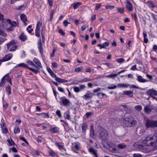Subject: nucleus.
I'll return each mask as SVG.
<instances>
[{"instance_id": "f257e3e1", "label": "nucleus", "mask_w": 157, "mask_h": 157, "mask_svg": "<svg viewBox=\"0 0 157 157\" xmlns=\"http://www.w3.org/2000/svg\"><path fill=\"white\" fill-rule=\"evenodd\" d=\"M123 122L128 127H132L137 124L136 121L131 115H129L127 117L124 118L123 120Z\"/></svg>"}, {"instance_id": "f03ea898", "label": "nucleus", "mask_w": 157, "mask_h": 157, "mask_svg": "<svg viewBox=\"0 0 157 157\" xmlns=\"http://www.w3.org/2000/svg\"><path fill=\"white\" fill-rule=\"evenodd\" d=\"M157 141L156 136L154 135H150L144 140V143L147 146H153L155 145Z\"/></svg>"}, {"instance_id": "7ed1b4c3", "label": "nucleus", "mask_w": 157, "mask_h": 157, "mask_svg": "<svg viewBox=\"0 0 157 157\" xmlns=\"http://www.w3.org/2000/svg\"><path fill=\"white\" fill-rule=\"evenodd\" d=\"M99 137L103 140L106 141L109 138V135L108 132L105 129H103L100 131Z\"/></svg>"}, {"instance_id": "20e7f679", "label": "nucleus", "mask_w": 157, "mask_h": 157, "mask_svg": "<svg viewBox=\"0 0 157 157\" xmlns=\"http://www.w3.org/2000/svg\"><path fill=\"white\" fill-rule=\"evenodd\" d=\"M147 128H150L157 127V121L147 119L146 122Z\"/></svg>"}, {"instance_id": "39448f33", "label": "nucleus", "mask_w": 157, "mask_h": 157, "mask_svg": "<svg viewBox=\"0 0 157 157\" xmlns=\"http://www.w3.org/2000/svg\"><path fill=\"white\" fill-rule=\"evenodd\" d=\"M17 67L27 68L36 74L39 72V71L38 69H34L33 68L29 67L27 64L24 63H20L17 64L15 67Z\"/></svg>"}, {"instance_id": "423d86ee", "label": "nucleus", "mask_w": 157, "mask_h": 157, "mask_svg": "<svg viewBox=\"0 0 157 157\" xmlns=\"http://www.w3.org/2000/svg\"><path fill=\"white\" fill-rule=\"evenodd\" d=\"M16 43L14 40L10 42L7 44V49H10V51H15L17 49V47L15 46Z\"/></svg>"}, {"instance_id": "0eeeda50", "label": "nucleus", "mask_w": 157, "mask_h": 157, "mask_svg": "<svg viewBox=\"0 0 157 157\" xmlns=\"http://www.w3.org/2000/svg\"><path fill=\"white\" fill-rule=\"evenodd\" d=\"M60 100L62 103V105L65 106H68L71 103L70 100L64 96L60 98Z\"/></svg>"}, {"instance_id": "6e6552de", "label": "nucleus", "mask_w": 157, "mask_h": 157, "mask_svg": "<svg viewBox=\"0 0 157 157\" xmlns=\"http://www.w3.org/2000/svg\"><path fill=\"white\" fill-rule=\"evenodd\" d=\"M13 56V55L11 53L9 54L6 55L3 58L0 60L2 62H5L10 59Z\"/></svg>"}, {"instance_id": "1a4fd4ad", "label": "nucleus", "mask_w": 157, "mask_h": 157, "mask_svg": "<svg viewBox=\"0 0 157 157\" xmlns=\"http://www.w3.org/2000/svg\"><path fill=\"white\" fill-rule=\"evenodd\" d=\"M145 94L150 95V96L154 95H157V91L153 90V89H151L147 91Z\"/></svg>"}, {"instance_id": "9d476101", "label": "nucleus", "mask_w": 157, "mask_h": 157, "mask_svg": "<svg viewBox=\"0 0 157 157\" xmlns=\"http://www.w3.org/2000/svg\"><path fill=\"white\" fill-rule=\"evenodd\" d=\"M88 151L90 153L94 155L95 157H99L97 153V151L94 148H89Z\"/></svg>"}, {"instance_id": "9b49d317", "label": "nucleus", "mask_w": 157, "mask_h": 157, "mask_svg": "<svg viewBox=\"0 0 157 157\" xmlns=\"http://www.w3.org/2000/svg\"><path fill=\"white\" fill-rule=\"evenodd\" d=\"M6 21L11 26L14 28L17 26L16 22L14 21H12L11 20L9 19H6Z\"/></svg>"}, {"instance_id": "f8f14e48", "label": "nucleus", "mask_w": 157, "mask_h": 157, "mask_svg": "<svg viewBox=\"0 0 157 157\" xmlns=\"http://www.w3.org/2000/svg\"><path fill=\"white\" fill-rule=\"evenodd\" d=\"M153 109L152 106L147 105L144 107V110L146 113H149Z\"/></svg>"}, {"instance_id": "ddd939ff", "label": "nucleus", "mask_w": 157, "mask_h": 157, "mask_svg": "<svg viewBox=\"0 0 157 157\" xmlns=\"http://www.w3.org/2000/svg\"><path fill=\"white\" fill-rule=\"evenodd\" d=\"M123 94L126 95L130 98H132L133 97V91L126 90L124 91Z\"/></svg>"}, {"instance_id": "4468645a", "label": "nucleus", "mask_w": 157, "mask_h": 157, "mask_svg": "<svg viewBox=\"0 0 157 157\" xmlns=\"http://www.w3.org/2000/svg\"><path fill=\"white\" fill-rule=\"evenodd\" d=\"M87 127L88 125L86 123H84L82 124L81 128L82 130V133H85Z\"/></svg>"}, {"instance_id": "2eb2a0df", "label": "nucleus", "mask_w": 157, "mask_h": 157, "mask_svg": "<svg viewBox=\"0 0 157 157\" xmlns=\"http://www.w3.org/2000/svg\"><path fill=\"white\" fill-rule=\"evenodd\" d=\"M33 61L34 62L35 64L38 66L39 67H40L41 68H42L43 67L42 66L40 62V61L37 58H34Z\"/></svg>"}, {"instance_id": "dca6fc26", "label": "nucleus", "mask_w": 157, "mask_h": 157, "mask_svg": "<svg viewBox=\"0 0 157 157\" xmlns=\"http://www.w3.org/2000/svg\"><path fill=\"white\" fill-rule=\"evenodd\" d=\"M126 8L130 11H132V6L131 3L128 0L127 1Z\"/></svg>"}, {"instance_id": "f3484780", "label": "nucleus", "mask_w": 157, "mask_h": 157, "mask_svg": "<svg viewBox=\"0 0 157 157\" xmlns=\"http://www.w3.org/2000/svg\"><path fill=\"white\" fill-rule=\"evenodd\" d=\"M38 48L40 51V53L41 54H43V46L41 40H40V42L38 43Z\"/></svg>"}, {"instance_id": "a211bd4d", "label": "nucleus", "mask_w": 157, "mask_h": 157, "mask_svg": "<svg viewBox=\"0 0 157 157\" xmlns=\"http://www.w3.org/2000/svg\"><path fill=\"white\" fill-rule=\"evenodd\" d=\"M4 78L5 81H7L8 82H10L11 84V78L9 77V74H7L4 76L2 78Z\"/></svg>"}, {"instance_id": "6ab92c4d", "label": "nucleus", "mask_w": 157, "mask_h": 157, "mask_svg": "<svg viewBox=\"0 0 157 157\" xmlns=\"http://www.w3.org/2000/svg\"><path fill=\"white\" fill-rule=\"evenodd\" d=\"M137 78V80L140 82L144 83L148 81L147 80H146L143 78L142 76L140 75L138 76Z\"/></svg>"}, {"instance_id": "aec40b11", "label": "nucleus", "mask_w": 157, "mask_h": 157, "mask_svg": "<svg viewBox=\"0 0 157 157\" xmlns=\"http://www.w3.org/2000/svg\"><path fill=\"white\" fill-rule=\"evenodd\" d=\"M105 77L107 78H111L113 79H114L115 78L117 77L118 79H119L118 77H117V75H116L115 73L106 75L105 76Z\"/></svg>"}, {"instance_id": "412c9836", "label": "nucleus", "mask_w": 157, "mask_h": 157, "mask_svg": "<svg viewBox=\"0 0 157 157\" xmlns=\"http://www.w3.org/2000/svg\"><path fill=\"white\" fill-rule=\"evenodd\" d=\"M47 70L50 74L51 76L53 78H55L56 76V75L54 74L53 72L51 70L50 68H47Z\"/></svg>"}, {"instance_id": "4be33fe9", "label": "nucleus", "mask_w": 157, "mask_h": 157, "mask_svg": "<svg viewBox=\"0 0 157 157\" xmlns=\"http://www.w3.org/2000/svg\"><path fill=\"white\" fill-rule=\"evenodd\" d=\"M90 136L92 138H93L94 136V131L93 125L91 126L90 129Z\"/></svg>"}, {"instance_id": "5701e85b", "label": "nucleus", "mask_w": 157, "mask_h": 157, "mask_svg": "<svg viewBox=\"0 0 157 157\" xmlns=\"http://www.w3.org/2000/svg\"><path fill=\"white\" fill-rule=\"evenodd\" d=\"M130 86L129 84L124 83H118L117 84V86L118 87L125 88L127 87Z\"/></svg>"}, {"instance_id": "b1692460", "label": "nucleus", "mask_w": 157, "mask_h": 157, "mask_svg": "<svg viewBox=\"0 0 157 157\" xmlns=\"http://www.w3.org/2000/svg\"><path fill=\"white\" fill-rule=\"evenodd\" d=\"M59 130V129L57 127H54L50 129V131L51 133H54L57 132Z\"/></svg>"}, {"instance_id": "393cba45", "label": "nucleus", "mask_w": 157, "mask_h": 157, "mask_svg": "<svg viewBox=\"0 0 157 157\" xmlns=\"http://www.w3.org/2000/svg\"><path fill=\"white\" fill-rule=\"evenodd\" d=\"M19 39L22 41H24L27 39L26 36L24 33H22L19 36Z\"/></svg>"}, {"instance_id": "a878e982", "label": "nucleus", "mask_w": 157, "mask_h": 157, "mask_svg": "<svg viewBox=\"0 0 157 157\" xmlns=\"http://www.w3.org/2000/svg\"><path fill=\"white\" fill-rule=\"evenodd\" d=\"M20 18L22 21L23 22H25L27 20V18L26 15L23 13L21 14Z\"/></svg>"}, {"instance_id": "bb28decb", "label": "nucleus", "mask_w": 157, "mask_h": 157, "mask_svg": "<svg viewBox=\"0 0 157 157\" xmlns=\"http://www.w3.org/2000/svg\"><path fill=\"white\" fill-rule=\"evenodd\" d=\"M42 25V23L40 21H38L37 23L35 31H40V26Z\"/></svg>"}, {"instance_id": "cd10ccee", "label": "nucleus", "mask_w": 157, "mask_h": 157, "mask_svg": "<svg viewBox=\"0 0 157 157\" xmlns=\"http://www.w3.org/2000/svg\"><path fill=\"white\" fill-rule=\"evenodd\" d=\"M82 5V3L80 2H78L75 3L73 6L74 9H76L78 8V7Z\"/></svg>"}, {"instance_id": "c85d7f7f", "label": "nucleus", "mask_w": 157, "mask_h": 157, "mask_svg": "<svg viewBox=\"0 0 157 157\" xmlns=\"http://www.w3.org/2000/svg\"><path fill=\"white\" fill-rule=\"evenodd\" d=\"M49 154L52 157H55L56 155L55 152L52 149H50L48 151Z\"/></svg>"}, {"instance_id": "c756f323", "label": "nucleus", "mask_w": 157, "mask_h": 157, "mask_svg": "<svg viewBox=\"0 0 157 157\" xmlns=\"http://www.w3.org/2000/svg\"><path fill=\"white\" fill-rule=\"evenodd\" d=\"M69 111H67L65 113V118L67 119L70 120V119L71 117L69 114Z\"/></svg>"}, {"instance_id": "7c9ffc66", "label": "nucleus", "mask_w": 157, "mask_h": 157, "mask_svg": "<svg viewBox=\"0 0 157 157\" xmlns=\"http://www.w3.org/2000/svg\"><path fill=\"white\" fill-rule=\"evenodd\" d=\"M147 4H148L149 6L151 8H154L156 7V6L154 5L152 1H148L147 2Z\"/></svg>"}, {"instance_id": "2f4dec72", "label": "nucleus", "mask_w": 157, "mask_h": 157, "mask_svg": "<svg viewBox=\"0 0 157 157\" xmlns=\"http://www.w3.org/2000/svg\"><path fill=\"white\" fill-rule=\"evenodd\" d=\"M56 144L57 146L59 149H64V146L63 145H61L60 143L58 142H56Z\"/></svg>"}, {"instance_id": "473e14b6", "label": "nucleus", "mask_w": 157, "mask_h": 157, "mask_svg": "<svg viewBox=\"0 0 157 157\" xmlns=\"http://www.w3.org/2000/svg\"><path fill=\"white\" fill-rule=\"evenodd\" d=\"M117 147L119 148L124 149L126 147V145L124 143H123L118 144Z\"/></svg>"}, {"instance_id": "72a5a7b5", "label": "nucleus", "mask_w": 157, "mask_h": 157, "mask_svg": "<svg viewBox=\"0 0 157 157\" xmlns=\"http://www.w3.org/2000/svg\"><path fill=\"white\" fill-rule=\"evenodd\" d=\"M93 96V94L91 95V96H89L86 94L83 96L82 97L85 100H87V99H89L91 98Z\"/></svg>"}, {"instance_id": "f704fd0d", "label": "nucleus", "mask_w": 157, "mask_h": 157, "mask_svg": "<svg viewBox=\"0 0 157 157\" xmlns=\"http://www.w3.org/2000/svg\"><path fill=\"white\" fill-rule=\"evenodd\" d=\"M54 13V11L53 10H52L50 13V18L49 20V21H51L52 20Z\"/></svg>"}, {"instance_id": "c9c22d12", "label": "nucleus", "mask_w": 157, "mask_h": 157, "mask_svg": "<svg viewBox=\"0 0 157 157\" xmlns=\"http://www.w3.org/2000/svg\"><path fill=\"white\" fill-rule=\"evenodd\" d=\"M20 132L19 128L17 127H15L14 128V132L15 134L19 133Z\"/></svg>"}, {"instance_id": "e433bc0d", "label": "nucleus", "mask_w": 157, "mask_h": 157, "mask_svg": "<svg viewBox=\"0 0 157 157\" xmlns=\"http://www.w3.org/2000/svg\"><path fill=\"white\" fill-rule=\"evenodd\" d=\"M6 91L8 95H10L11 94V89L10 87L9 86H7L6 88Z\"/></svg>"}, {"instance_id": "4c0bfd02", "label": "nucleus", "mask_w": 157, "mask_h": 157, "mask_svg": "<svg viewBox=\"0 0 157 157\" xmlns=\"http://www.w3.org/2000/svg\"><path fill=\"white\" fill-rule=\"evenodd\" d=\"M55 78V80L59 83H63V79L59 78L56 76Z\"/></svg>"}, {"instance_id": "58836bf2", "label": "nucleus", "mask_w": 157, "mask_h": 157, "mask_svg": "<svg viewBox=\"0 0 157 157\" xmlns=\"http://www.w3.org/2000/svg\"><path fill=\"white\" fill-rule=\"evenodd\" d=\"M0 35L5 37L7 36L6 33L0 28Z\"/></svg>"}, {"instance_id": "ea45409f", "label": "nucleus", "mask_w": 157, "mask_h": 157, "mask_svg": "<svg viewBox=\"0 0 157 157\" xmlns=\"http://www.w3.org/2000/svg\"><path fill=\"white\" fill-rule=\"evenodd\" d=\"M56 115L60 118H61L62 117V114L61 111L60 110H57L56 112Z\"/></svg>"}, {"instance_id": "a19ab883", "label": "nucleus", "mask_w": 157, "mask_h": 157, "mask_svg": "<svg viewBox=\"0 0 157 157\" xmlns=\"http://www.w3.org/2000/svg\"><path fill=\"white\" fill-rule=\"evenodd\" d=\"M6 81L4 79V78H2L0 83V86L2 87L6 83Z\"/></svg>"}, {"instance_id": "79ce46f5", "label": "nucleus", "mask_w": 157, "mask_h": 157, "mask_svg": "<svg viewBox=\"0 0 157 157\" xmlns=\"http://www.w3.org/2000/svg\"><path fill=\"white\" fill-rule=\"evenodd\" d=\"M6 30L8 32H12L14 30V28L11 26L9 28L6 29Z\"/></svg>"}, {"instance_id": "37998d69", "label": "nucleus", "mask_w": 157, "mask_h": 157, "mask_svg": "<svg viewBox=\"0 0 157 157\" xmlns=\"http://www.w3.org/2000/svg\"><path fill=\"white\" fill-rule=\"evenodd\" d=\"M124 61V59L122 58H120L117 59L116 61L119 63H122Z\"/></svg>"}, {"instance_id": "c03bdc74", "label": "nucleus", "mask_w": 157, "mask_h": 157, "mask_svg": "<svg viewBox=\"0 0 157 157\" xmlns=\"http://www.w3.org/2000/svg\"><path fill=\"white\" fill-rule=\"evenodd\" d=\"M123 8H118L117 9L118 11L120 13L122 14L124 13Z\"/></svg>"}, {"instance_id": "a18cd8bd", "label": "nucleus", "mask_w": 157, "mask_h": 157, "mask_svg": "<svg viewBox=\"0 0 157 157\" xmlns=\"http://www.w3.org/2000/svg\"><path fill=\"white\" fill-rule=\"evenodd\" d=\"M135 109L137 111H140L142 109V106L140 105H136L135 107Z\"/></svg>"}, {"instance_id": "49530a36", "label": "nucleus", "mask_w": 157, "mask_h": 157, "mask_svg": "<svg viewBox=\"0 0 157 157\" xmlns=\"http://www.w3.org/2000/svg\"><path fill=\"white\" fill-rule=\"evenodd\" d=\"M74 90L75 92L76 93L80 91V90L79 88L77 86H75L74 87Z\"/></svg>"}, {"instance_id": "de8ad7c7", "label": "nucleus", "mask_w": 157, "mask_h": 157, "mask_svg": "<svg viewBox=\"0 0 157 157\" xmlns=\"http://www.w3.org/2000/svg\"><path fill=\"white\" fill-rule=\"evenodd\" d=\"M58 32L61 35L63 36H64L65 34V33L63 31L62 29H59L58 30Z\"/></svg>"}, {"instance_id": "09e8293b", "label": "nucleus", "mask_w": 157, "mask_h": 157, "mask_svg": "<svg viewBox=\"0 0 157 157\" xmlns=\"http://www.w3.org/2000/svg\"><path fill=\"white\" fill-rule=\"evenodd\" d=\"M83 69V67H80L77 68H76L75 70V71L76 72H79L81 71Z\"/></svg>"}, {"instance_id": "8fccbe9b", "label": "nucleus", "mask_w": 157, "mask_h": 157, "mask_svg": "<svg viewBox=\"0 0 157 157\" xmlns=\"http://www.w3.org/2000/svg\"><path fill=\"white\" fill-rule=\"evenodd\" d=\"M40 114L42 115L44 118H49V116L48 113H40Z\"/></svg>"}, {"instance_id": "3c124183", "label": "nucleus", "mask_w": 157, "mask_h": 157, "mask_svg": "<svg viewBox=\"0 0 157 157\" xmlns=\"http://www.w3.org/2000/svg\"><path fill=\"white\" fill-rule=\"evenodd\" d=\"M142 155L139 153H135L133 155V157H142Z\"/></svg>"}, {"instance_id": "603ef678", "label": "nucleus", "mask_w": 157, "mask_h": 157, "mask_svg": "<svg viewBox=\"0 0 157 157\" xmlns=\"http://www.w3.org/2000/svg\"><path fill=\"white\" fill-rule=\"evenodd\" d=\"M27 63L30 66H33L34 65V63L31 60H29L27 61Z\"/></svg>"}, {"instance_id": "864d4df0", "label": "nucleus", "mask_w": 157, "mask_h": 157, "mask_svg": "<svg viewBox=\"0 0 157 157\" xmlns=\"http://www.w3.org/2000/svg\"><path fill=\"white\" fill-rule=\"evenodd\" d=\"M70 22H68L67 20H66L63 21V24L65 27H67L68 24H70Z\"/></svg>"}, {"instance_id": "5fc2aeb1", "label": "nucleus", "mask_w": 157, "mask_h": 157, "mask_svg": "<svg viewBox=\"0 0 157 157\" xmlns=\"http://www.w3.org/2000/svg\"><path fill=\"white\" fill-rule=\"evenodd\" d=\"M104 64L107 65L109 68H113V66L112 65L109 63H104Z\"/></svg>"}, {"instance_id": "6e6d98bb", "label": "nucleus", "mask_w": 157, "mask_h": 157, "mask_svg": "<svg viewBox=\"0 0 157 157\" xmlns=\"http://www.w3.org/2000/svg\"><path fill=\"white\" fill-rule=\"evenodd\" d=\"M8 103H6L4 104L3 105V109L4 110H6V109L8 107Z\"/></svg>"}, {"instance_id": "4d7b16f0", "label": "nucleus", "mask_w": 157, "mask_h": 157, "mask_svg": "<svg viewBox=\"0 0 157 157\" xmlns=\"http://www.w3.org/2000/svg\"><path fill=\"white\" fill-rule=\"evenodd\" d=\"M101 4H96L95 9L96 10H98L101 7Z\"/></svg>"}, {"instance_id": "13d9d810", "label": "nucleus", "mask_w": 157, "mask_h": 157, "mask_svg": "<svg viewBox=\"0 0 157 157\" xmlns=\"http://www.w3.org/2000/svg\"><path fill=\"white\" fill-rule=\"evenodd\" d=\"M20 140L23 141L24 142L27 144H28V143L27 141L24 137H20Z\"/></svg>"}, {"instance_id": "bf43d9fd", "label": "nucleus", "mask_w": 157, "mask_h": 157, "mask_svg": "<svg viewBox=\"0 0 157 157\" xmlns=\"http://www.w3.org/2000/svg\"><path fill=\"white\" fill-rule=\"evenodd\" d=\"M52 66L53 67L55 68H57L58 67L57 64L55 62H54L52 63Z\"/></svg>"}, {"instance_id": "052dcab7", "label": "nucleus", "mask_w": 157, "mask_h": 157, "mask_svg": "<svg viewBox=\"0 0 157 157\" xmlns=\"http://www.w3.org/2000/svg\"><path fill=\"white\" fill-rule=\"evenodd\" d=\"M117 87V86L114 85L113 86H109L108 88L109 89H113L116 88Z\"/></svg>"}, {"instance_id": "680f3d73", "label": "nucleus", "mask_w": 157, "mask_h": 157, "mask_svg": "<svg viewBox=\"0 0 157 157\" xmlns=\"http://www.w3.org/2000/svg\"><path fill=\"white\" fill-rule=\"evenodd\" d=\"M102 45L103 47H104V48H105V47H107L109 45V43L108 42H105L102 44Z\"/></svg>"}, {"instance_id": "e2e57ef3", "label": "nucleus", "mask_w": 157, "mask_h": 157, "mask_svg": "<svg viewBox=\"0 0 157 157\" xmlns=\"http://www.w3.org/2000/svg\"><path fill=\"white\" fill-rule=\"evenodd\" d=\"M77 49L75 48H73V52L74 53L75 55H77L79 53V52H76Z\"/></svg>"}, {"instance_id": "0e129e2a", "label": "nucleus", "mask_w": 157, "mask_h": 157, "mask_svg": "<svg viewBox=\"0 0 157 157\" xmlns=\"http://www.w3.org/2000/svg\"><path fill=\"white\" fill-rule=\"evenodd\" d=\"M101 93L99 92L97 94H93V96L97 95V96H98L101 98Z\"/></svg>"}, {"instance_id": "69168bd1", "label": "nucleus", "mask_w": 157, "mask_h": 157, "mask_svg": "<svg viewBox=\"0 0 157 157\" xmlns=\"http://www.w3.org/2000/svg\"><path fill=\"white\" fill-rule=\"evenodd\" d=\"M114 8V6H106V9H113Z\"/></svg>"}, {"instance_id": "338daca9", "label": "nucleus", "mask_w": 157, "mask_h": 157, "mask_svg": "<svg viewBox=\"0 0 157 157\" xmlns=\"http://www.w3.org/2000/svg\"><path fill=\"white\" fill-rule=\"evenodd\" d=\"M8 141L9 144L11 146H12L13 145H14V144H15L14 142V141L13 140H12L11 141H10V140H8Z\"/></svg>"}, {"instance_id": "774afa93", "label": "nucleus", "mask_w": 157, "mask_h": 157, "mask_svg": "<svg viewBox=\"0 0 157 157\" xmlns=\"http://www.w3.org/2000/svg\"><path fill=\"white\" fill-rule=\"evenodd\" d=\"M137 68H136V65H135L132 66L131 68V70H136Z\"/></svg>"}]
</instances>
